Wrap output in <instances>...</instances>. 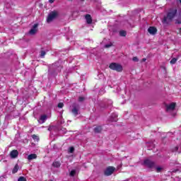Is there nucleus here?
<instances>
[{"label": "nucleus", "instance_id": "obj_1", "mask_svg": "<svg viewBox=\"0 0 181 181\" xmlns=\"http://www.w3.org/2000/svg\"><path fill=\"white\" fill-rule=\"evenodd\" d=\"M177 13V10L176 8L170 10L166 17H164L163 22V23H169L175 16H176V13Z\"/></svg>", "mask_w": 181, "mask_h": 181}, {"label": "nucleus", "instance_id": "obj_2", "mask_svg": "<svg viewBox=\"0 0 181 181\" xmlns=\"http://www.w3.org/2000/svg\"><path fill=\"white\" fill-rule=\"evenodd\" d=\"M109 69H111V70H115V71H122V66L117 63L110 64Z\"/></svg>", "mask_w": 181, "mask_h": 181}, {"label": "nucleus", "instance_id": "obj_3", "mask_svg": "<svg viewBox=\"0 0 181 181\" xmlns=\"http://www.w3.org/2000/svg\"><path fill=\"white\" fill-rule=\"evenodd\" d=\"M144 165L150 169H155V168H156L155 163L149 159H146L144 162Z\"/></svg>", "mask_w": 181, "mask_h": 181}, {"label": "nucleus", "instance_id": "obj_4", "mask_svg": "<svg viewBox=\"0 0 181 181\" xmlns=\"http://www.w3.org/2000/svg\"><path fill=\"white\" fill-rule=\"evenodd\" d=\"M58 15H59V13H57V11L51 12L47 18V22L48 23H50V22H52V21H53V19H56V18H57Z\"/></svg>", "mask_w": 181, "mask_h": 181}, {"label": "nucleus", "instance_id": "obj_5", "mask_svg": "<svg viewBox=\"0 0 181 181\" xmlns=\"http://www.w3.org/2000/svg\"><path fill=\"white\" fill-rule=\"evenodd\" d=\"M114 170H115L114 167H107L105 170V176H111V174L114 173Z\"/></svg>", "mask_w": 181, "mask_h": 181}, {"label": "nucleus", "instance_id": "obj_6", "mask_svg": "<svg viewBox=\"0 0 181 181\" xmlns=\"http://www.w3.org/2000/svg\"><path fill=\"white\" fill-rule=\"evenodd\" d=\"M176 107V103H172L170 105H166V111L168 112H170V111H173Z\"/></svg>", "mask_w": 181, "mask_h": 181}, {"label": "nucleus", "instance_id": "obj_7", "mask_svg": "<svg viewBox=\"0 0 181 181\" xmlns=\"http://www.w3.org/2000/svg\"><path fill=\"white\" fill-rule=\"evenodd\" d=\"M19 155V151L18 150H13L10 153V156L12 159H15L16 158H18Z\"/></svg>", "mask_w": 181, "mask_h": 181}, {"label": "nucleus", "instance_id": "obj_8", "mask_svg": "<svg viewBox=\"0 0 181 181\" xmlns=\"http://www.w3.org/2000/svg\"><path fill=\"white\" fill-rule=\"evenodd\" d=\"M13 6V1L12 0H6L5 2V7L9 9Z\"/></svg>", "mask_w": 181, "mask_h": 181}, {"label": "nucleus", "instance_id": "obj_9", "mask_svg": "<svg viewBox=\"0 0 181 181\" xmlns=\"http://www.w3.org/2000/svg\"><path fill=\"white\" fill-rule=\"evenodd\" d=\"M37 24H34L31 30H30V35H35L37 32Z\"/></svg>", "mask_w": 181, "mask_h": 181}, {"label": "nucleus", "instance_id": "obj_10", "mask_svg": "<svg viewBox=\"0 0 181 181\" xmlns=\"http://www.w3.org/2000/svg\"><path fill=\"white\" fill-rule=\"evenodd\" d=\"M148 32L150 33V35H156L158 30L155 27H150L148 29Z\"/></svg>", "mask_w": 181, "mask_h": 181}, {"label": "nucleus", "instance_id": "obj_11", "mask_svg": "<svg viewBox=\"0 0 181 181\" xmlns=\"http://www.w3.org/2000/svg\"><path fill=\"white\" fill-rule=\"evenodd\" d=\"M85 19L88 25H90V23H93V18H91V16L90 14L86 15Z\"/></svg>", "mask_w": 181, "mask_h": 181}, {"label": "nucleus", "instance_id": "obj_12", "mask_svg": "<svg viewBox=\"0 0 181 181\" xmlns=\"http://www.w3.org/2000/svg\"><path fill=\"white\" fill-rule=\"evenodd\" d=\"M47 119V116L42 115L40 116V119L38 120L39 124H43Z\"/></svg>", "mask_w": 181, "mask_h": 181}, {"label": "nucleus", "instance_id": "obj_13", "mask_svg": "<svg viewBox=\"0 0 181 181\" xmlns=\"http://www.w3.org/2000/svg\"><path fill=\"white\" fill-rule=\"evenodd\" d=\"M36 158H37V156L35 153H33V154L28 155L27 157V159L28 160L30 161V160H33V159H36Z\"/></svg>", "mask_w": 181, "mask_h": 181}, {"label": "nucleus", "instance_id": "obj_14", "mask_svg": "<svg viewBox=\"0 0 181 181\" xmlns=\"http://www.w3.org/2000/svg\"><path fill=\"white\" fill-rule=\"evenodd\" d=\"M62 163H60V162L59 161H54L53 163H52V166L54 168H60Z\"/></svg>", "mask_w": 181, "mask_h": 181}, {"label": "nucleus", "instance_id": "obj_15", "mask_svg": "<svg viewBox=\"0 0 181 181\" xmlns=\"http://www.w3.org/2000/svg\"><path fill=\"white\" fill-rule=\"evenodd\" d=\"M72 114H74V115H78V109H77V107H74L72 110Z\"/></svg>", "mask_w": 181, "mask_h": 181}, {"label": "nucleus", "instance_id": "obj_16", "mask_svg": "<svg viewBox=\"0 0 181 181\" xmlns=\"http://www.w3.org/2000/svg\"><path fill=\"white\" fill-rule=\"evenodd\" d=\"M102 130H103V128L100 126H98V127H95V129H94V131L96 133H98Z\"/></svg>", "mask_w": 181, "mask_h": 181}, {"label": "nucleus", "instance_id": "obj_17", "mask_svg": "<svg viewBox=\"0 0 181 181\" xmlns=\"http://www.w3.org/2000/svg\"><path fill=\"white\" fill-rule=\"evenodd\" d=\"M18 170H19V165H18V164H16L14 167V168L13 169V173H16L18 172Z\"/></svg>", "mask_w": 181, "mask_h": 181}, {"label": "nucleus", "instance_id": "obj_18", "mask_svg": "<svg viewBox=\"0 0 181 181\" xmlns=\"http://www.w3.org/2000/svg\"><path fill=\"white\" fill-rule=\"evenodd\" d=\"M76 173H77V170H72L70 172L69 175H70V176H74V175H76Z\"/></svg>", "mask_w": 181, "mask_h": 181}, {"label": "nucleus", "instance_id": "obj_19", "mask_svg": "<svg viewBox=\"0 0 181 181\" xmlns=\"http://www.w3.org/2000/svg\"><path fill=\"white\" fill-rule=\"evenodd\" d=\"M119 35H120L121 36H127V31H125V30H121V31L119 32Z\"/></svg>", "mask_w": 181, "mask_h": 181}, {"label": "nucleus", "instance_id": "obj_20", "mask_svg": "<svg viewBox=\"0 0 181 181\" xmlns=\"http://www.w3.org/2000/svg\"><path fill=\"white\" fill-rule=\"evenodd\" d=\"M32 138H33V139H34V141H39V136H36L35 134H33L32 136Z\"/></svg>", "mask_w": 181, "mask_h": 181}, {"label": "nucleus", "instance_id": "obj_21", "mask_svg": "<svg viewBox=\"0 0 181 181\" xmlns=\"http://www.w3.org/2000/svg\"><path fill=\"white\" fill-rule=\"evenodd\" d=\"M176 62H177V59L173 58V59H171L170 64H175V63H176Z\"/></svg>", "mask_w": 181, "mask_h": 181}, {"label": "nucleus", "instance_id": "obj_22", "mask_svg": "<svg viewBox=\"0 0 181 181\" xmlns=\"http://www.w3.org/2000/svg\"><path fill=\"white\" fill-rule=\"evenodd\" d=\"M69 152H70V153H73L74 152V147H70L69 148Z\"/></svg>", "mask_w": 181, "mask_h": 181}, {"label": "nucleus", "instance_id": "obj_23", "mask_svg": "<svg viewBox=\"0 0 181 181\" xmlns=\"http://www.w3.org/2000/svg\"><path fill=\"white\" fill-rule=\"evenodd\" d=\"M45 54H46V52L41 51V52H40V57H45Z\"/></svg>", "mask_w": 181, "mask_h": 181}, {"label": "nucleus", "instance_id": "obj_24", "mask_svg": "<svg viewBox=\"0 0 181 181\" xmlns=\"http://www.w3.org/2000/svg\"><path fill=\"white\" fill-rule=\"evenodd\" d=\"M156 172H160L163 168L162 167L158 166V167H156Z\"/></svg>", "mask_w": 181, "mask_h": 181}, {"label": "nucleus", "instance_id": "obj_25", "mask_svg": "<svg viewBox=\"0 0 181 181\" xmlns=\"http://www.w3.org/2000/svg\"><path fill=\"white\" fill-rule=\"evenodd\" d=\"M18 181H26V178H25L24 177H20Z\"/></svg>", "mask_w": 181, "mask_h": 181}, {"label": "nucleus", "instance_id": "obj_26", "mask_svg": "<svg viewBox=\"0 0 181 181\" xmlns=\"http://www.w3.org/2000/svg\"><path fill=\"white\" fill-rule=\"evenodd\" d=\"M78 101H79L80 103L84 101V97H83V96L79 97Z\"/></svg>", "mask_w": 181, "mask_h": 181}, {"label": "nucleus", "instance_id": "obj_27", "mask_svg": "<svg viewBox=\"0 0 181 181\" xmlns=\"http://www.w3.org/2000/svg\"><path fill=\"white\" fill-rule=\"evenodd\" d=\"M64 105L62 103H59L58 104V107L59 108H63V106H64Z\"/></svg>", "mask_w": 181, "mask_h": 181}, {"label": "nucleus", "instance_id": "obj_28", "mask_svg": "<svg viewBox=\"0 0 181 181\" xmlns=\"http://www.w3.org/2000/svg\"><path fill=\"white\" fill-rule=\"evenodd\" d=\"M133 62H138V57H133Z\"/></svg>", "mask_w": 181, "mask_h": 181}, {"label": "nucleus", "instance_id": "obj_29", "mask_svg": "<svg viewBox=\"0 0 181 181\" xmlns=\"http://www.w3.org/2000/svg\"><path fill=\"white\" fill-rule=\"evenodd\" d=\"M111 121L112 122H117V118L112 119Z\"/></svg>", "mask_w": 181, "mask_h": 181}, {"label": "nucleus", "instance_id": "obj_30", "mask_svg": "<svg viewBox=\"0 0 181 181\" xmlns=\"http://www.w3.org/2000/svg\"><path fill=\"white\" fill-rule=\"evenodd\" d=\"M49 4H53L54 2V0H49Z\"/></svg>", "mask_w": 181, "mask_h": 181}, {"label": "nucleus", "instance_id": "obj_31", "mask_svg": "<svg viewBox=\"0 0 181 181\" xmlns=\"http://www.w3.org/2000/svg\"><path fill=\"white\" fill-rule=\"evenodd\" d=\"M105 47H111V45H105Z\"/></svg>", "mask_w": 181, "mask_h": 181}, {"label": "nucleus", "instance_id": "obj_32", "mask_svg": "<svg viewBox=\"0 0 181 181\" xmlns=\"http://www.w3.org/2000/svg\"><path fill=\"white\" fill-rule=\"evenodd\" d=\"M109 104H110V105H112V100H109Z\"/></svg>", "mask_w": 181, "mask_h": 181}, {"label": "nucleus", "instance_id": "obj_33", "mask_svg": "<svg viewBox=\"0 0 181 181\" xmlns=\"http://www.w3.org/2000/svg\"><path fill=\"white\" fill-rule=\"evenodd\" d=\"M175 23H181V21H176Z\"/></svg>", "mask_w": 181, "mask_h": 181}, {"label": "nucleus", "instance_id": "obj_34", "mask_svg": "<svg viewBox=\"0 0 181 181\" xmlns=\"http://www.w3.org/2000/svg\"><path fill=\"white\" fill-rule=\"evenodd\" d=\"M142 62H146V59L144 58V59H142Z\"/></svg>", "mask_w": 181, "mask_h": 181}, {"label": "nucleus", "instance_id": "obj_35", "mask_svg": "<svg viewBox=\"0 0 181 181\" xmlns=\"http://www.w3.org/2000/svg\"><path fill=\"white\" fill-rule=\"evenodd\" d=\"M175 115H176V113H175V114L173 115L174 117H175Z\"/></svg>", "mask_w": 181, "mask_h": 181}, {"label": "nucleus", "instance_id": "obj_36", "mask_svg": "<svg viewBox=\"0 0 181 181\" xmlns=\"http://www.w3.org/2000/svg\"><path fill=\"white\" fill-rule=\"evenodd\" d=\"M81 1H84V0H81Z\"/></svg>", "mask_w": 181, "mask_h": 181}, {"label": "nucleus", "instance_id": "obj_37", "mask_svg": "<svg viewBox=\"0 0 181 181\" xmlns=\"http://www.w3.org/2000/svg\"><path fill=\"white\" fill-rule=\"evenodd\" d=\"M180 1V2L181 3V0H179Z\"/></svg>", "mask_w": 181, "mask_h": 181}]
</instances>
